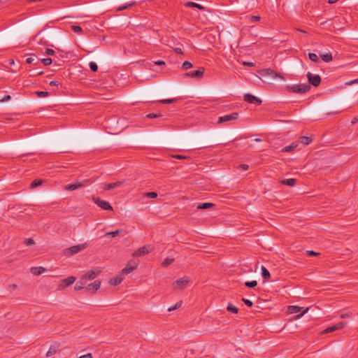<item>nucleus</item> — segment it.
Here are the masks:
<instances>
[{
  "instance_id": "obj_13",
  "label": "nucleus",
  "mask_w": 358,
  "mask_h": 358,
  "mask_svg": "<svg viewBox=\"0 0 358 358\" xmlns=\"http://www.w3.org/2000/svg\"><path fill=\"white\" fill-rule=\"evenodd\" d=\"M204 73V69L203 68H199L198 70L196 71H189L188 73H186L185 74V77H191V78H201L203 74Z\"/></svg>"
},
{
  "instance_id": "obj_20",
  "label": "nucleus",
  "mask_w": 358,
  "mask_h": 358,
  "mask_svg": "<svg viewBox=\"0 0 358 358\" xmlns=\"http://www.w3.org/2000/svg\"><path fill=\"white\" fill-rule=\"evenodd\" d=\"M58 346H57L56 345H52L46 353V357H50L52 356L58 351Z\"/></svg>"
},
{
  "instance_id": "obj_49",
  "label": "nucleus",
  "mask_w": 358,
  "mask_h": 358,
  "mask_svg": "<svg viewBox=\"0 0 358 358\" xmlns=\"http://www.w3.org/2000/svg\"><path fill=\"white\" fill-rule=\"evenodd\" d=\"M45 53L48 55H53L55 54V51L52 49L47 48Z\"/></svg>"
},
{
  "instance_id": "obj_63",
  "label": "nucleus",
  "mask_w": 358,
  "mask_h": 358,
  "mask_svg": "<svg viewBox=\"0 0 358 358\" xmlns=\"http://www.w3.org/2000/svg\"><path fill=\"white\" fill-rule=\"evenodd\" d=\"M338 0H329L328 3L330 4H333L334 3H336Z\"/></svg>"
},
{
  "instance_id": "obj_10",
  "label": "nucleus",
  "mask_w": 358,
  "mask_h": 358,
  "mask_svg": "<svg viewBox=\"0 0 358 358\" xmlns=\"http://www.w3.org/2000/svg\"><path fill=\"white\" fill-rule=\"evenodd\" d=\"M152 250L151 245H145L141 247L133 253V256H142L149 254Z\"/></svg>"
},
{
  "instance_id": "obj_64",
  "label": "nucleus",
  "mask_w": 358,
  "mask_h": 358,
  "mask_svg": "<svg viewBox=\"0 0 358 358\" xmlns=\"http://www.w3.org/2000/svg\"><path fill=\"white\" fill-rule=\"evenodd\" d=\"M358 83V80H352L350 84Z\"/></svg>"
},
{
  "instance_id": "obj_23",
  "label": "nucleus",
  "mask_w": 358,
  "mask_h": 358,
  "mask_svg": "<svg viewBox=\"0 0 358 358\" xmlns=\"http://www.w3.org/2000/svg\"><path fill=\"white\" fill-rule=\"evenodd\" d=\"M45 269L43 267L38 266V267H32L31 268V272L34 275H41L43 273Z\"/></svg>"
},
{
  "instance_id": "obj_46",
  "label": "nucleus",
  "mask_w": 358,
  "mask_h": 358,
  "mask_svg": "<svg viewBox=\"0 0 358 358\" xmlns=\"http://www.w3.org/2000/svg\"><path fill=\"white\" fill-rule=\"evenodd\" d=\"M162 115L160 113L156 114V113H149L146 115L148 118L152 119V118H157L161 117Z\"/></svg>"
},
{
  "instance_id": "obj_35",
  "label": "nucleus",
  "mask_w": 358,
  "mask_h": 358,
  "mask_svg": "<svg viewBox=\"0 0 358 358\" xmlns=\"http://www.w3.org/2000/svg\"><path fill=\"white\" fill-rule=\"evenodd\" d=\"M181 306H182V301H178V302H177V303L175 304V306H171V307H169V308H168V311H169V312H171V311L175 310H176V309L179 308Z\"/></svg>"
},
{
  "instance_id": "obj_59",
  "label": "nucleus",
  "mask_w": 358,
  "mask_h": 358,
  "mask_svg": "<svg viewBox=\"0 0 358 358\" xmlns=\"http://www.w3.org/2000/svg\"><path fill=\"white\" fill-rule=\"evenodd\" d=\"M155 64L159 65V66L165 65V62L164 61H162V60H158V61L155 62Z\"/></svg>"
},
{
  "instance_id": "obj_7",
  "label": "nucleus",
  "mask_w": 358,
  "mask_h": 358,
  "mask_svg": "<svg viewBox=\"0 0 358 358\" xmlns=\"http://www.w3.org/2000/svg\"><path fill=\"white\" fill-rule=\"evenodd\" d=\"M189 282V278L187 277H184L176 280L173 283V287L174 289H182L187 285Z\"/></svg>"
},
{
  "instance_id": "obj_2",
  "label": "nucleus",
  "mask_w": 358,
  "mask_h": 358,
  "mask_svg": "<svg viewBox=\"0 0 358 358\" xmlns=\"http://www.w3.org/2000/svg\"><path fill=\"white\" fill-rule=\"evenodd\" d=\"M286 89L292 93L304 94L310 91V86L308 84L287 85Z\"/></svg>"
},
{
  "instance_id": "obj_15",
  "label": "nucleus",
  "mask_w": 358,
  "mask_h": 358,
  "mask_svg": "<svg viewBox=\"0 0 358 358\" xmlns=\"http://www.w3.org/2000/svg\"><path fill=\"white\" fill-rule=\"evenodd\" d=\"M101 286V282L99 280H95L92 283H90L87 285V291H92V292H96Z\"/></svg>"
},
{
  "instance_id": "obj_6",
  "label": "nucleus",
  "mask_w": 358,
  "mask_h": 358,
  "mask_svg": "<svg viewBox=\"0 0 358 358\" xmlns=\"http://www.w3.org/2000/svg\"><path fill=\"white\" fill-rule=\"evenodd\" d=\"M101 273V269L99 268H96L95 269L89 270L86 272L85 275L82 276V279H83L85 281L87 280H94L99 273Z\"/></svg>"
},
{
  "instance_id": "obj_26",
  "label": "nucleus",
  "mask_w": 358,
  "mask_h": 358,
  "mask_svg": "<svg viewBox=\"0 0 358 358\" xmlns=\"http://www.w3.org/2000/svg\"><path fill=\"white\" fill-rule=\"evenodd\" d=\"M43 180L42 179H35L34 180L32 181V182L31 183L30 185V188L31 189H34L40 185H41L43 182Z\"/></svg>"
},
{
  "instance_id": "obj_25",
  "label": "nucleus",
  "mask_w": 358,
  "mask_h": 358,
  "mask_svg": "<svg viewBox=\"0 0 358 358\" xmlns=\"http://www.w3.org/2000/svg\"><path fill=\"white\" fill-rule=\"evenodd\" d=\"M86 284V281H85L83 279L80 278V280L76 282L74 289L76 291L81 290L83 289L84 285Z\"/></svg>"
},
{
  "instance_id": "obj_29",
  "label": "nucleus",
  "mask_w": 358,
  "mask_h": 358,
  "mask_svg": "<svg viewBox=\"0 0 358 358\" xmlns=\"http://www.w3.org/2000/svg\"><path fill=\"white\" fill-rule=\"evenodd\" d=\"M121 233H122V230H120V229H117V230H115V231H114L107 232V233H106V234H105L104 236H110V237L114 238V237H115V236H117L120 235V234H121Z\"/></svg>"
},
{
  "instance_id": "obj_52",
  "label": "nucleus",
  "mask_w": 358,
  "mask_h": 358,
  "mask_svg": "<svg viewBox=\"0 0 358 358\" xmlns=\"http://www.w3.org/2000/svg\"><path fill=\"white\" fill-rule=\"evenodd\" d=\"M249 168L248 165L247 164H241L239 166V169L243 171L248 170Z\"/></svg>"
},
{
  "instance_id": "obj_42",
  "label": "nucleus",
  "mask_w": 358,
  "mask_h": 358,
  "mask_svg": "<svg viewBox=\"0 0 358 358\" xmlns=\"http://www.w3.org/2000/svg\"><path fill=\"white\" fill-rule=\"evenodd\" d=\"M41 62L45 65V66H49L52 64V60L51 58H45V59H41Z\"/></svg>"
},
{
  "instance_id": "obj_57",
  "label": "nucleus",
  "mask_w": 358,
  "mask_h": 358,
  "mask_svg": "<svg viewBox=\"0 0 358 358\" xmlns=\"http://www.w3.org/2000/svg\"><path fill=\"white\" fill-rule=\"evenodd\" d=\"M78 358H93L91 353H87L86 355H82Z\"/></svg>"
},
{
  "instance_id": "obj_38",
  "label": "nucleus",
  "mask_w": 358,
  "mask_h": 358,
  "mask_svg": "<svg viewBox=\"0 0 358 358\" xmlns=\"http://www.w3.org/2000/svg\"><path fill=\"white\" fill-rule=\"evenodd\" d=\"M192 66V63H190L188 61H185V62H183V64L182 65V69L183 70H187L188 69H190Z\"/></svg>"
},
{
  "instance_id": "obj_28",
  "label": "nucleus",
  "mask_w": 358,
  "mask_h": 358,
  "mask_svg": "<svg viewBox=\"0 0 358 358\" xmlns=\"http://www.w3.org/2000/svg\"><path fill=\"white\" fill-rule=\"evenodd\" d=\"M299 141L303 145H307L311 143L312 138L308 136H301Z\"/></svg>"
},
{
  "instance_id": "obj_11",
  "label": "nucleus",
  "mask_w": 358,
  "mask_h": 358,
  "mask_svg": "<svg viewBox=\"0 0 358 358\" xmlns=\"http://www.w3.org/2000/svg\"><path fill=\"white\" fill-rule=\"evenodd\" d=\"M262 71L264 72L263 73H262V76L267 75V76H271L273 78H280L282 80H285V77L282 74H280L271 69H266L263 70Z\"/></svg>"
},
{
  "instance_id": "obj_62",
  "label": "nucleus",
  "mask_w": 358,
  "mask_h": 358,
  "mask_svg": "<svg viewBox=\"0 0 358 358\" xmlns=\"http://www.w3.org/2000/svg\"><path fill=\"white\" fill-rule=\"evenodd\" d=\"M308 308H306L303 311V313H301L300 315H297V316H296V317H301V316L303 315L305 313H306L308 312Z\"/></svg>"
},
{
  "instance_id": "obj_36",
  "label": "nucleus",
  "mask_w": 358,
  "mask_h": 358,
  "mask_svg": "<svg viewBox=\"0 0 358 358\" xmlns=\"http://www.w3.org/2000/svg\"><path fill=\"white\" fill-rule=\"evenodd\" d=\"M122 282V279L119 278H115L110 280V283L113 285H117L120 284Z\"/></svg>"
},
{
  "instance_id": "obj_37",
  "label": "nucleus",
  "mask_w": 358,
  "mask_h": 358,
  "mask_svg": "<svg viewBox=\"0 0 358 358\" xmlns=\"http://www.w3.org/2000/svg\"><path fill=\"white\" fill-rule=\"evenodd\" d=\"M308 57L309 59L314 62H319V58L317 57V55L315 53H309L308 54Z\"/></svg>"
},
{
  "instance_id": "obj_48",
  "label": "nucleus",
  "mask_w": 358,
  "mask_h": 358,
  "mask_svg": "<svg viewBox=\"0 0 358 358\" xmlns=\"http://www.w3.org/2000/svg\"><path fill=\"white\" fill-rule=\"evenodd\" d=\"M250 19L251 22H254L259 21L260 20V17L256 16V15H252V16H250Z\"/></svg>"
},
{
  "instance_id": "obj_14",
  "label": "nucleus",
  "mask_w": 358,
  "mask_h": 358,
  "mask_svg": "<svg viewBox=\"0 0 358 358\" xmlns=\"http://www.w3.org/2000/svg\"><path fill=\"white\" fill-rule=\"evenodd\" d=\"M124 184V181H117L109 184H103L102 188L104 190H113L116 187H119Z\"/></svg>"
},
{
  "instance_id": "obj_32",
  "label": "nucleus",
  "mask_w": 358,
  "mask_h": 358,
  "mask_svg": "<svg viewBox=\"0 0 358 358\" xmlns=\"http://www.w3.org/2000/svg\"><path fill=\"white\" fill-rule=\"evenodd\" d=\"M227 310L229 312H231L233 313H237L238 311V308L235 307L234 306H233L231 303H229L227 307Z\"/></svg>"
},
{
  "instance_id": "obj_12",
  "label": "nucleus",
  "mask_w": 358,
  "mask_h": 358,
  "mask_svg": "<svg viewBox=\"0 0 358 358\" xmlns=\"http://www.w3.org/2000/svg\"><path fill=\"white\" fill-rule=\"evenodd\" d=\"M346 325V322H340L330 327L327 328L322 331V334H328L333 332L334 331L341 329Z\"/></svg>"
},
{
  "instance_id": "obj_55",
  "label": "nucleus",
  "mask_w": 358,
  "mask_h": 358,
  "mask_svg": "<svg viewBox=\"0 0 358 358\" xmlns=\"http://www.w3.org/2000/svg\"><path fill=\"white\" fill-rule=\"evenodd\" d=\"M173 157L176 159H184L187 158V157H186V156L180 155H174Z\"/></svg>"
},
{
  "instance_id": "obj_58",
  "label": "nucleus",
  "mask_w": 358,
  "mask_h": 358,
  "mask_svg": "<svg viewBox=\"0 0 358 358\" xmlns=\"http://www.w3.org/2000/svg\"><path fill=\"white\" fill-rule=\"evenodd\" d=\"M174 52L178 55L182 54V51L181 48H176L174 49Z\"/></svg>"
},
{
  "instance_id": "obj_53",
  "label": "nucleus",
  "mask_w": 358,
  "mask_h": 358,
  "mask_svg": "<svg viewBox=\"0 0 358 358\" xmlns=\"http://www.w3.org/2000/svg\"><path fill=\"white\" fill-rule=\"evenodd\" d=\"M59 84H60L59 82L57 81V80H52L50 83V85H51V86L57 87V86H59Z\"/></svg>"
},
{
  "instance_id": "obj_22",
  "label": "nucleus",
  "mask_w": 358,
  "mask_h": 358,
  "mask_svg": "<svg viewBox=\"0 0 358 358\" xmlns=\"http://www.w3.org/2000/svg\"><path fill=\"white\" fill-rule=\"evenodd\" d=\"M297 146H298V143H296V142L292 143L291 145L283 148L282 151L285 152H292V151H294L296 148Z\"/></svg>"
},
{
  "instance_id": "obj_61",
  "label": "nucleus",
  "mask_w": 358,
  "mask_h": 358,
  "mask_svg": "<svg viewBox=\"0 0 358 358\" xmlns=\"http://www.w3.org/2000/svg\"><path fill=\"white\" fill-rule=\"evenodd\" d=\"M350 315L349 313H343L341 315V318H346V317H349Z\"/></svg>"
},
{
  "instance_id": "obj_56",
  "label": "nucleus",
  "mask_w": 358,
  "mask_h": 358,
  "mask_svg": "<svg viewBox=\"0 0 358 358\" xmlns=\"http://www.w3.org/2000/svg\"><path fill=\"white\" fill-rule=\"evenodd\" d=\"M17 288V285L15 284H11L8 285V289L10 291L15 290Z\"/></svg>"
},
{
  "instance_id": "obj_31",
  "label": "nucleus",
  "mask_w": 358,
  "mask_h": 358,
  "mask_svg": "<svg viewBox=\"0 0 358 358\" xmlns=\"http://www.w3.org/2000/svg\"><path fill=\"white\" fill-rule=\"evenodd\" d=\"M302 309L301 307L297 306H289V311L291 313H298L301 311Z\"/></svg>"
},
{
  "instance_id": "obj_41",
  "label": "nucleus",
  "mask_w": 358,
  "mask_h": 358,
  "mask_svg": "<svg viewBox=\"0 0 358 358\" xmlns=\"http://www.w3.org/2000/svg\"><path fill=\"white\" fill-rule=\"evenodd\" d=\"M36 94L38 97H45L49 95V93L45 91H37L36 92Z\"/></svg>"
},
{
  "instance_id": "obj_33",
  "label": "nucleus",
  "mask_w": 358,
  "mask_h": 358,
  "mask_svg": "<svg viewBox=\"0 0 358 358\" xmlns=\"http://www.w3.org/2000/svg\"><path fill=\"white\" fill-rule=\"evenodd\" d=\"M173 262H174V259L166 258L163 261L162 265V266L166 267V266H168L170 264H171Z\"/></svg>"
},
{
  "instance_id": "obj_27",
  "label": "nucleus",
  "mask_w": 358,
  "mask_h": 358,
  "mask_svg": "<svg viewBox=\"0 0 358 358\" xmlns=\"http://www.w3.org/2000/svg\"><path fill=\"white\" fill-rule=\"evenodd\" d=\"M320 57L325 62H329L333 59L331 53L320 54Z\"/></svg>"
},
{
  "instance_id": "obj_30",
  "label": "nucleus",
  "mask_w": 358,
  "mask_h": 358,
  "mask_svg": "<svg viewBox=\"0 0 358 358\" xmlns=\"http://www.w3.org/2000/svg\"><path fill=\"white\" fill-rule=\"evenodd\" d=\"M262 275L265 280H268L271 277L269 271L264 266H262Z\"/></svg>"
},
{
  "instance_id": "obj_1",
  "label": "nucleus",
  "mask_w": 358,
  "mask_h": 358,
  "mask_svg": "<svg viewBox=\"0 0 358 358\" xmlns=\"http://www.w3.org/2000/svg\"><path fill=\"white\" fill-rule=\"evenodd\" d=\"M88 245L89 244L87 243H84L69 247L62 250V255L64 256H73L86 249Z\"/></svg>"
},
{
  "instance_id": "obj_43",
  "label": "nucleus",
  "mask_w": 358,
  "mask_h": 358,
  "mask_svg": "<svg viewBox=\"0 0 358 358\" xmlns=\"http://www.w3.org/2000/svg\"><path fill=\"white\" fill-rule=\"evenodd\" d=\"M177 101L176 99H166L161 100L160 102L162 103H173Z\"/></svg>"
},
{
  "instance_id": "obj_39",
  "label": "nucleus",
  "mask_w": 358,
  "mask_h": 358,
  "mask_svg": "<svg viewBox=\"0 0 358 358\" xmlns=\"http://www.w3.org/2000/svg\"><path fill=\"white\" fill-rule=\"evenodd\" d=\"M89 66L93 72H96L98 70V66L95 62H90Z\"/></svg>"
},
{
  "instance_id": "obj_21",
  "label": "nucleus",
  "mask_w": 358,
  "mask_h": 358,
  "mask_svg": "<svg viewBox=\"0 0 358 358\" xmlns=\"http://www.w3.org/2000/svg\"><path fill=\"white\" fill-rule=\"evenodd\" d=\"M213 206H215V204L213 203H203L199 204L197 206L196 208L198 210H205V209H208V208H213Z\"/></svg>"
},
{
  "instance_id": "obj_17",
  "label": "nucleus",
  "mask_w": 358,
  "mask_h": 358,
  "mask_svg": "<svg viewBox=\"0 0 358 358\" xmlns=\"http://www.w3.org/2000/svg\"><path fill=\"white\" fill-rule=\"evenodd\" d=\"M138 264L135 263L134 265H131L130 264H127L125 267L122 270V273L124 274H129L135 269L137 268Z\"/></svg>"
},
{
  "instance_id": "obj_24",
  "label": "nucleus",
  "mask_w": 358,
  "mask_h": 358,
  "mask_svg": "<svg viewBox=\"0 0 358 358\" xmlns=\"http://www.w3.org/2000/svg\"><path fill=\"white\" fill-rule=\"evenodd\" d=\"M136 1H131L129 3H125L124 5H122V6H120L117 7L116 8V10L117 11H122V10L127 9V8H130L131 6H132L134 5H136Z\"/></svg>"
},
{
  "instance_id": "obj_16",
  "label": "nucleus",
  "mask_w": 358,
  "mask_h": 358,
  "mask_svg": "<svg viewBox=\"0 0 358 358\" xmlns=\"http://www.w3.org/2000/svg\"><path fill=\"white\" fill-rule=\"evenodd\" d=\"M85 185L80 182H76L75 183L69 184L65 186L64 189L67 191H73L75 189H77L80 187H83Z\"/></svg>"
},
{
  "instance_id": "obj_60",
  "label": "nucleus",
  "mask_w": 358,
  "mask_h": 358,
  "mask_svg": "<svg viewBox=\"0 0 358 358\" xmlns=\"http://www.w3.org/2000/svg\"><path fill=\"white\" fill-rule=\"evenodd\" d=\"M34 57H28L27 59H26V62L27 64H31L34 61Z\"/></svg>"
},
{
  "instance_id": "obj_3",
  "label": "nucleus",
  "mask_w": 358,
  "mask_h": 358,
  "mask_svg": "<svg viewBox=\"0 0 358 358\" xmlns=\"http://www.w3.org/2000/svg\"><path fill=\"white\" fill-rule=\"evenodd\" d=\"M94 202L101 208L105 210H113V208L110 204L104 200L101 199L99 197H92Z\"/></svg>"
},
{
  "instance_id": "obj_34",
  "label": "nucleus",
  "mask_w": 358,
  "mask_h": 358,
  "mask_svg": "<svg viewBox=\"0 0 358 358\" xmlns=\"http://www.w3.org/2000/svg\"><path fill=\"white\" fill-rule=\"evenodd\" d=\"M245 285L250 288H253L257 285V282L256 280L248 281L245 282Z\"/></svg>"
},
{
  "instance_id": "obj_5",
  "label": "nucleus",
  "mask_w": 358,
  "mask_h": 358,
  "mask_svg": "<svg viewBox=\"0 0 358 358\" xmlns=\"http://www.w3.org/2000/svg\"><path fill=\"white\" fill-rule=\"evenodd\" d=\"M76 278L73 276H69L65 279L60 280L58 284V289L62 290L66 287L70 286L76 281Z\"/></svg>"
},
{
  "instance_id": "obj_18",
  "label": "nucleus",
  "mask_w": 358,
  "mask_h": 358,
  "mask_svg": "<svg viewBox=\"0 0 358 358\" xmlns=\"http://www.w3.org/2000/svg\"><path fill=\"white\" fill-rule=\"evenodd\" d=\"M185 6L187 8H198L199 10H205V7L203 6L202 5H200L199 3H196L195 2H192V1H188L187 2Z\"/></svg>"
},
{
  "instance_id": "obj_4",
  "label": "nucleus",
  "mask_w": 358,
  "mask_h": 358,
  "mask_svg": "<svg viewBox=\"0 0 358 358\" xmlns=\"http://www.w3.org/2000/svg\"><path fill=\"white\" fill-rule=\"evenodd\" d=\"M306 76L310 85H312L313 87H318L320 85L321 77L319 75H314L310 72H308Z\"/></svg>"
},
{
  "instance_id": "obj_51",
  "label": "nucleus",
  "mask_w": 358,
  "mask_h": 358,
  "mask_svg": "<svg viewBox=\"0 0 358 358\" xmlns=\"http://www.w3.org/2000/svg\"><path fill=\"white\" fill-rule=\"evenodd\" d=\"M11 99V96L10 95H6L2 99H1V102H6V101H8L9 100H10Z\"/></svg>"
},
{
  "instance_id": "obj_9",
  "label": "nucleus",
  "mask_w": 358,
  "mask_h": 358,
  "mask_svg": "<svg viewBox=\"0 0 358 358\" xmlns=\"http://www.w3.org/2000/svg\"><path fill=\"white\" fill-rule=\"evenodd\" d=\"M238 115H239L238 113L236 112L232 113L229 115H223V116L219 117L218 123L220 124V123H223V122H228V121L236 120L238 119Z\"/></svg>"
},
{
  "instance_id": "obj_19",
  "label": "nucleus",
  "mask_w": 358,
  "mask_h": 358,
  "mask_svg": "<svg viewBox=\"0 0 358 358\" xmlns=\"http://www.w3.org/2000/svg\"><path fill=\"white\" fill-rule=\"evenodd\" d=\"M296 182V180L294 178H289V179H284L280 181V183L284 185H288L290 187H293L295 185Z\"/></svg>"
},
{
  "instance_id": "obj_50",
  "label": "nucleus",
  "mask_w": 358,
  "mask_h": 358,
  "mask_svg": "<svg viewBox=\"0 0 358 358\" xmlns=\"http://www.w3.org/2000/svg\"><path fill=\"white\" fill-rule=\"evenodd\" d=\"M306 252L309 256H317L319 255V253H317L313 250H308Z\"/></svg>"
},
{
  "instance_id": "obj_8",
  "label": "nucleus",
  "mask_w": 358,
  "mask_h": 358,
  "mask_svg": "<svg viewBox=\"0 0 358 358\" xmlns=\"http://www.w3.org/2000/svg\"><path fill=\"white\" fill-rule=\"evenodd\" d=\"M244 101L250 103L256 104L257 106H259L262 103L259 98L250 94H245L244 95Z\"/></svg>"
},
{
  "instance_id": "obj_44",
  "label": "nucleus",
  "mask_w": 358,
  "mask_h": 358,
  "mask_svg": "<svg viewBox=\"0 0 358 358\" xmlns=\"http://www.w3.org/2000/svg\"><path fill=\"white\" fill-rule=\"evenodd\" d=\"M24 244H26L28 246H31L34 245L35 242L34 239L32 238H27L24 241Z\"/></svg>"
},
{
  "instance_id": "obj_47",
  "label": "nucleus",
  "mask_w": 358,
  "mask_h": 358,
  "mask_svg": "<svg viewBox=\"0 0 358 358\" xmlns=\"http://www.w3.org/2000/svg\"><path fill=\"white\" fill-rule=\"evenodd\" d=\"M243 301L244 302V303L246 306H248L249 307H251L253 305V303L250 300H249V299H243Z\"/></svg>"
},
{
  "instance_id": "obj_54",
  "label": "nucleus",
  "mask_w": 358,
  "mask_h": 358,
  "mask_svg": "<svg viewBox=\"0 0 358 358\" xmlns=\"http://www.w3.org/2000/svg\"><path fill=\"white\" fill-rule=\"evenodd\" d=\"M243 64L245 65V66H251V67H253L255 66L254 63L249 62H243Z\"/></svg>"
},
{
  "instance_id": "obj_40",
  "label": "nucleus",
  "mask_w": 358,
  "mask_h": 358,
  "mask_svg": "<svg viewBox=\"0 0 358 358\" xmlns=\"http://www.w3.org/2000/svg\"><path fill=\"white\" fill-rule=\"evenodd\" d=\"M71 29L74 32H76V33L80 34L83 32V29H82L81 27H80L78 25H72Z\"/></svg>"
},
{
  "instance_id": "obj_45",
  "label": "nucleus",
  "mask_w": 358,
  "mask_h": 358,
  "mask_svg": "<svg viewBox=\"0 0 358 358\" xmlns=\"http://www.w3.org/2000/svg\"><path fill=\"white\" fill-rule=\"evenodd\" d=\"M146 197L148 198H156L157 196V194L155 192H150L145 194Z\"/></svg>"
}]
</instances>
